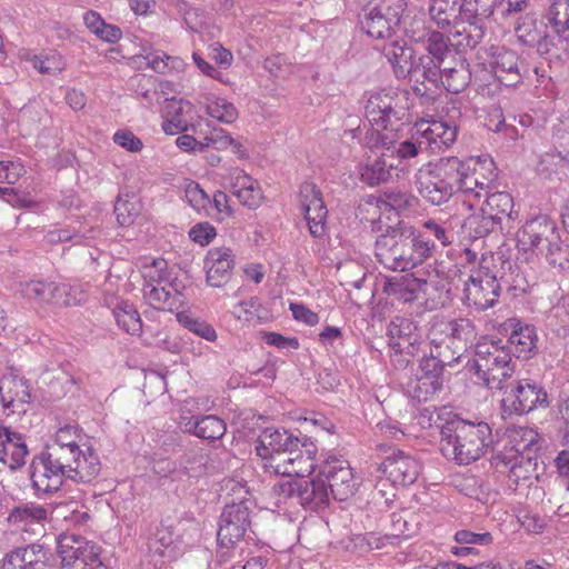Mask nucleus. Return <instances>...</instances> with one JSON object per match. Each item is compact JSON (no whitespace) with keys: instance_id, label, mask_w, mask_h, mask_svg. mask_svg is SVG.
Returning <instances> with one entry per match:
<instances>
[{"instance_id":"1","label":"nucleus","mask_w":569,"mask_h":569,"mask_svg":"<svg viewBox=\"0 0 569 569\" xmlns=\"http://www.w3.org/2000/svg\"><path fill=\"white\" fill-rule=\"evenodd\" d=\"M492 443L490 426L485 421L453 419L440 429L442 455L459 465H469L482 457Z\"/></svg>"},{"instance_id":"2","label":"nucleus","mask_w":569,"mask_h":569,"mask_svg":"<svg viewBox=\"0 0 569 569\" xmlns=\"http://www.w3.org/2000/svg\"><path fill=\"white\" fill-rule=\"evenodd\" d=\"M375 254L386 268L406 271L429 258V247L428 242L417 239L416 229L398 224L377 238Z\"/></svg>"},{"instance_id":"3","label":"nucleus","mask_w":569,"mask_h":569,"mask_svg":"<svg viewBox=\"0 0 569 569\" xmlns=\"http://www.w3.org/2000/svg\"><path fill=\"white\" fill-rule=\"evenodd\" d=\"M466 368L477 385L490 390H503L515 373L516 362L509 347L499 339L478 342Z\"/></svg>"},{"instance_id":"4","label":"nucleus","mask_w":569,"mask_h":569,"mask_svg":"<svg viewBox=\"0 0 569 569\" xmlns=\"http://www.w3.org/2000/svg\"><path fill=\"white\" fill-rule=\"evenodd\" d=\"M511 270L512 262L502 253H482L478 268L471 271L465 284L462 301L477 310H487L496 305L502 290L503 269Z\"/></svg>"},{"instance_id":"5","label":"nucleus","mask_w":569,"mask_h":569,"mask_svg":"<svg viewBox=\"0 0 569 569\" xmlns=\"http://www.w3.org/2000/svg\"><path fill=\"white\" fill-rule=\"evenodd\" d=\"M459 164L456 157H442L422 166L415 174V186L423 200L432 206L448 202L460 191Z\"/></svg>"},{"instance_id":"6","label":"nucleus","mask_w":569,"mask_h":569,"mask_svg":"<svg viewBox=\"0 0 569 569\" xmlns=\"http://www.w3.org/2000/svg\"><path fill=\"white\" fill-rule=\"evenodd\" d=\"M457 127L443 120L417 121L409 131V137L396 148V160H409L425 151L440 152L449 148L457 139Z\"/></svg>"},{"instance_id":"7","label":"nucleus","mask_w":569,"mask_h":569,"mask_svg":"<svg viewBox=\"0 0 569 569\" xmlns=\"http://www.w3.org/2000/svg\"><path fill=\"white\" fill-rule=\"evenodd\" d=\"M547 19L551 31L537 41V51L549 63L561 64L569 58V0H555Z\"/></svg>"},{"instance_id":"8","label":"nucleus","mask_w":569,"mask_h":569,"mask_svg":"<svg viewBox=\"0 0 569 569\" xmlns=\"http://www.w3.org/2000/svg\"><path fill=\"white\" fill-rule=\"evenodd\" d=\"M46 455L66 472L73 482H90L100 472V460L91 447L46 446Z\"/></svg>"},{"instance_id":"9","label":"nucleus","mask_w":569,"mask_h":569,"mask_svg":"<svg viewBox=\"0 0 569 569\" xmlns=\"http://www.w3.org/2000/svg\"><path fill=\"white\" fill-rule=\"evenodd\" d=\"M406 0H372L362 9L361 27L375 39L390 40L400 28Z\"/></svg>"},{"instance_id":"10","label":"nucleus","mask_w":569,"mask_h":569,"mask_svg":"<svg viewBox=\"0 0 569 569\" xmlns=\"http://www.w3.org/2000/svg\"><path fill=\"white\" fill-rule=\"evenodd\" d=\"M408 110V92L391 88L371 93L365 104V116L368 122L383 130L402 121L407 117Z\"/></svg>"},{"instance_id":"11","label":"nucleus","mask_w":569,"mask_h":569,"mask_svg":"<svg viewBox=\"0 0 569 569\" xmlns=\"http://www.w3.org/2000/svg\"><path fill=\"white\" fill-rule=\"evenodd\" d=\"M272 491L279 503H297L311 511L326 508L330 501L329 490L320 473L312 479L280 481L273 486Z\"/></svg>"},{"instance_id":"12","label":"nucleus","mask_w":569,"mask_h":569,"mask_svg":"<svg viewBox=\"0 0 569 569\" xmlns=\"http://www.w3.org/2000/svg\"><path fill=\"white\" fill-rule=\"evenodd\" d=\"M505 397L501 400L503 412L525 415L538 407L549 406L548 393L537 381L523 378L506 383Z\"/></svg>"},{"instance_id":"13","label":"nucleus","mask_w":569,"mask_h":569,"mask_svg":"<svg viewBox=\"0 0 569 569\" xmlns=\"http://www.w3.org/2000/svg\"><path fill=\"white\" fill-rule=\"evenodd\" d=\"M456 162L460 166V177H458L460 192L480 199L493 188L497 172L491 159L469 158L462 160L456 157Z\"/></svg>"},{"instance_id":"14","label":"nucleus","mask_w":569,"mask_h":569,"mask_svg":"<svg viewBox=\"0 0 569 569\" xmlns=\"http://www.w3.org/2000/svg\"><path fill=\"white\" fill-rule=\"evenodd\" d=\"M60 569H107L96 547L74 535H61L57 539Z\"/></svg>"},{"instance_id":"15","label":"nucleus","mask_w":569,"mask_h":569,"mask_svg":"<svg viewBox=\"0 0 569 569\" xmlns=\"http://www.w3.org/2000/svg\"><path fill=\"white\" fill-rule=\"evenodd\" d=\"M427 54L421 56L413 71V81L425 83V79H436L438 69L453 60L459 53L449 38L441 32L432 31L426 43Z\"/></svg>"},{"instance_id":"16","label":"nucleus","mask_w":569,"mask_h":569,"mask_svg":"<svg viewBox=\"0 0 569 569\" xmlns=\"http://www.w3.org/2000/svg\"><path fill=\"white\" fill-rule=\"evenodd\" d=\"M251 526V510L247 500L227 503L217 531V541L222 548H233Z\"/></svg>"},{"instance_id":"17","label":"nucleus","mask_w":569,"mask_h":569,"mask_svg":"<svg viewBox=\"0 0 569 569\" xmlns=\"http://www.w3.org/2000/svg\"><path fill=\"white\" fill-rule=\"evenodd\" d=\"M319 473L330 497L338 501L348 500L358 489L359 482L347 460L329 458L321 466Z\"/></svg>"},{"instance_id":"18","label":"nucleus","mask_w":569,"mask_h":569,"mask_svg":"<svg viewBox=\"0 0 569 569\" xmlns=\"http://www.w3.org/2000/svg\"><path fill=\"white\" fill-rule=\"evenodd\" d=\"M420 460L400 449H392L381 461L378 471L386 476L392 486L407 487L415 483L421 472Z\"/></svg>"},{"instance_id":"19","label":"nucleus","mask_w":569,"mask_h":569,"mask_svg":"<svg viewBox=\"0 0 569 569\" xmlns=\"http://www.w3.org/2000/svg\"><path fill=\"white\" fill-rule=\"evenodd\" d=\"M492 465L499 471L508 469L509 487L517 489L520 486H529L538 478L537 457L513 455L512 452H498L492 458Z\"/></svg>"},{"instance_id":"20","label":"nucleus","mask_w":569,"mask_h":569,"mask_svg":"<svg viewBox=\"0 0 569 569\" xmlns=\"http://www.w3.org/2000/svg\"><path fill=\"white\" fill-rule=\"evenodd\" d=\"M489 66L491 76L507 87L517 86L528 73V68L518 53L503 47L492 49Z\"/></svg>"},{"instance_id":"21","label":"nucleus","mask_w":569,"mask_h":569,"mask_svg":"<svg viewBox=\"0 0 569 569\" xmlns=\"http://www.w3.org/2000/svg\"><path fill=\"white\" fill-rule=\"evenodd\" d=\"M29 476L32 488L38 495L56 492L67 480L63 469L56 465L43 450L32 458Z\"/></svg>"},{"instance_id":"22","label":"nucleus","mask_w":569,"mask_h":569,"mask_svg":"<svg viewBox=\"0 0 569 569\" xmlns=\"http://www.w3.org/2000/svg\"><path fill=\"white\" fill-rule=\"evenodd\" d=\"M472 73L469 69V63L462 54H459L453 60L438 69L436 79H425L430 87L426 90L438 89L442 87L450 93L462 92L471 82Z\"/></svg>"},{"instance_id":"23","label":"nucleus","mask_w":569,"mask_h":569,"mask_svg":"<svg viewBox=\"0 0 569 569\" xmlns=\"http://www.w3.org/2000/svg\"><path fill=\"white\" fill-rule=\"evenodd\" d=\"M300 201L305 211L310 234L321 238L326 233L328 209L323 202L320 189L312 182H305L300 187Z\"/></svg>"},{"instance_id":"24","label":"nucleus","mask_w":569,"mask_h":569,"mask_svg":"<svg viewBox=\"0 0 569 569\" xmlns=\"http://www.w3.org/2000/svg\"><path fill=\"white\" fill-rule=\"evenodd\" d=\"M475 336L476 327L472 321L467 318H435L428 331L430 346H439L450 341H470Z\"/></svg>"},{"instance_id":"25","label":"nucleus","mask_w":569,"mask_h":569,"mask_svg":"<svg viewBox=\"0 0 569 569\" xmlns=\"http://www.w3.org/2000/svg\"><path fill=\"white\" fill-rule=\"evenodd\" d=\"M558 231L556 222L546 214L532 217L517 232V246L520 250L538 251L549 238L555 239Z\"/></svg>"},{"instance_id":"26","label":"nucleus","mask_w":569,"mask_h":569,"mask_svg":"<svg viewBox=\"0 0 569 569\" xmlns=\"http://www.w3.org/2000/svg\"><path fill=\"white\" fill-rule=\"evenodd\" d=\"M31 399V387L24 378L9 375L0 379V401L9 413H26Z\"/></svg>"},{"instance_id":"27","label":"nucleus","mask_w":569,"mask_h":569,"mask_svg":"<svg viewBox=\"0 0 569 569\" xmlns=\"http://www.w3.org/2000/svg\"><path fill=\"white\" fill-rule=\"evenodd\" d=\"M389 347L396 355L415 357L420 335L417 325L409 318L396 317L388 326Z\"/></svg>"},{"instance_id":"28","label":"nucleus","mask_w":569,"mask_h":569,"mask_svg":"<svg viewBox=\"0 0 569 569\" xmlns=\"http://www.w3.org/2000/svg\"><path fill=\"white\" fill-rule=\"evenodd\" d=\"M146 540L148 551L152 557L162 558L164 559L163 562H170L177 559L178 535H176L172 526L166 525L164 522L149 526Z\"/></svg>"},{"instance_id":"29","label":"nucleus","mask_w":569,"mask_h":569,"mask_svg":"<svg viewBox=\"0 0 569 569\" xmlns=\"http://www.w3.org/2000/svg\"><path fill=\"white\" fill-rule=\"evenodd\" d=\"M29 449L22 433L0 426V462L10 470L20 469L26 465Z\"/></svg>"},{"instance_id":"30","label":"nucleus","mask_w":569,"mask_h":569,"mask_svg":"<svg viewBox=\"0 0 569 569\" xmlns=\"http://www.w3.org/2000/svg\"><path fill=\"white\" fill-rule=\"evenodd\" d=\"M234 260L231 249H210L204 259L208 284L214 288L223 287L231 278Z\"/></svg>"},{"instance_id":"31","label":"nucleus","mask_w":569,"mask_h":569,"mask_svg":"<svg viewBox=\"0 0 569 569\" xmlns=\"http://www.w3.org/2000/svg\"><path fill=\"white\" fill-rule=\"evenodd\" d=\"M506 328L510 329V335L505 345L513 347L516 357L529 359L536 353L538 336L536 328L531 325L522 323L520 320L512 318L506 323Z\"/></svg>"},{"instance_id":"32","label":"nucleus","mask_w":569,"mask_h":569,"mask_svg":"<svg viewBox=\"0 0 569 569\" xmlns=\"http://www.w3.org/2000/svg\"><path fill=\"white\" fill-rule=\"evenodd\" d=\"M428 284L427 280L417 278L413 273L397 274L387 279L383 292L403 302H412L420 292H426Z\"/></svg>"},{"instance_id":"33","label":"nucleus","mask_w":569,"mask_h":569,"mask_svg":"<svg viewBox=\"0 0 569 569\" xmlns=\"http://www.w3.org/2000/svg\"><path fill=\"white\" fill-rule=\"evenodd\" d=\"M48 561L47 550L42 545L30 543L14 548L6 553L3 569H38Z\"/></svg>"},{"instance_id":"34","label":"nucleus","mask_w":569,"mask_h":569,"mask_svg":"<svg viewBox=\"0 0 569 569\" xmlns=\"http://www.w3.org/2000/svg\"><path fill=\"white\" fill-rule=\"evenodd\" d=\"M389 151L387 148L380 156L369 159L362 167L360 177L365 183L375 187L392 179L393 172L398 170V163H396L393 151Z\"/></svg>"},{"instance_id":"35","label":"nucleus","mask_w":569,"mask_h":569,"mask_svg":"<svg viewBox=\"0 0 569 569\" xmlns=\"http://www.w3.org/2000/svg\"><path fill=\"white\" fill-rule=\"evenodd\" d=\"M383 56L392 64L397 78L409 77L413 81L416 62L412 60L413 50L405 41L389 40L381 49Z\"/></svg>"},{"instance_id":"36","label":"nucleus","mask_w":569,"mask_h":569,"mask_svg":"<svg viewBox=\"0 0 569 569\" xmlns=\"http://www.w3.org/2000/svg\"><path fill=\"white\" fill-rule=\"evenodd\" d=\"M393 515V525L397 527L398 532L391 535H380L377 532H366L363 535H357L353 539L355 546L362 551H369L373 549H383L387 546L397 545L401 538H408L410 535L407 533V521L402 520L401 517L396 518Z\"/></svg>"},{"instance_id":"37","label":"nucleus","mask_w":569,"mask_h":569,"mask_svg":"<svg viewBox=\"0 0 569 569\" xmlns=\"http://www.w3.org/2000/svg\"><path fill=\"white\" fill-rule=\"evenodd\" d=\"M143 298L154 309L172 312L179 309L183 302V296L172 283L151 286L142 288Z\"/></svg>"},{"instance_id":"38","label":"nucleus","mask_w":569,"mask_h":569,"mask_svg":"<svg viewBox=\"0 0 569 569\" xmlns=\"http://www.w3.org/2000/svg\"><path fill=\"white\" fill-rule=\"evenodd\" d=\"M485 201L480 208L485 214H489L497 220L509 222L517 217V212L513 211V199L510 193L505 191H495L491 190L483 194Z\"/></svg>"},{"instance_id":"39","label":"nucleus","mask_w":569,"mask_h":569,"mask_svg":"<svg viewBox=\"0 0 569 569\" xmlns=\"http://www.w3.org/2000/svg\"><path fill=\"white\" fill-rule=\"evenodd\" d=\"M461 0H431L429 13L435 23L445 29L462 23Z\"/></svg>"},{"instance_id":"40","label":"nucleus","mask_w":569,"mask_h":569,"mask_svg":"<svg viewBox=\"0 0 569 569\" xmlns=\"http://www.w3.org/2000/svg\"><path fill=\"white\" fill-rule=\"evenodd\" d=\"M416 237L418 240L428 242L430 258L432 251L436 249V241H438L442 247L452 243L453 230L450 227H448L446 222L429 219L422 222L421 230H416Z\"/></svg>"},{"instance_id":"41","label":"nucleus","mask_w":569,"mask_h":569,"mask_svg":"<svg viewBox=\"0 0 569 569\" xmlns=\"http://www.w3.org/2000/svg\"><path fill=\"white\" fill-rule=\"evenodd\" d=\"M47 519L48 510L34 503H24L14 507L9 515V521L24 531H28L29 527L34 531L32 526H38L42 529Z\"/></svg>"},{"instance_id":"42","label":"nucleus","mask_w":569,"mask_h":569,"mask_svg":"<svg viewBox=\"0 0 569 569\" xmlns=\"http://www.w3.org/2000/svg\"><path fill=\"white\" fill-rule=\"evenodd\" d=\"M316 453L317 447L306 439L303 447H300L292 453L289 477H297L296 479H306L316 468Z\"/></svg>"},{"instance_id":"43","label":"nucleus","mask_w":569,"mask_h":569,"mask_svg":"<svg viewBox=\"0 0 569 569\" xmlns=\"http://www.w3.org/2000/svg\"><path fill=\"white\" fill-rule=\"evenodd\" d=\"M62 290L60 284L54 281L32 280L27 282L22 288L26 298L37 302L57 305L61 298Z\"/></svg>"},{"instance_id":"44","label":"nucleus","mask_w":569,"mask_h":569,"mask_svg":"<svg viewBox=\"0 0 569 569\" xmlns=\"http://www.w3.org/2000/svg\"><path fill=\"white\" fill-rule=\"evenodd\" d=\"M465 228L470 239L478 240L500 233L503 229V223L480 211V213L472 214L467 219Z\"/></svg>"},{"instance_id":"45","label":"nucleus","mask_w":569,"mask_h":569,"mask_svg":"<svg viewBox=\"0 0 569 569\" xmlns=\"http://www.w3.org/2000/svg\"><path fill=\"white\" fill-rule=\"evenodd\" d=\"M191 104L183 101L172 100L167 106L162 129L168 134H178L184 132L189 128V120L186 114L190 111Z\"/></svg>"},{"instance_id":"46","label":"nucleus","mask_w":569,"mask_h":569,"mask_svg":"<svg viewBox=\"0 0 569 569\" xmlns=\"http://www.w3.org/2000/svg\"><path fill=\"white\" fill-rule=\"evenodd\" d=\"M538 433L531 428H518L509 433V448L502 452H512L521 456H536L538 450Z\"/></svg>"},{"instance_id":"47","label":"nucleus","mask_w":569,"mask_h":569,"mask_svg":"<svg viewBox=\"0 0 569 569\" xmlns=\"http://www.w3.org/2000/svg\"><path fill=\"white\" fill-rule=\"evenodd\" d=\"M495 8L496 0H461L462 23L482 26L481 23L493 13Z\"/></svg>"},{"instance_id":"48","label":"nucleus","mask_w":569,"mask_h":569,"mask_svg":"<svg viewBox=\"0 0 569 569\" xmlns=\"http://www.w3.org/2000/svg\"><path fill=\"white\" fill-rule=\"evenodd\" d=\"M485 30L482 26L468 23L467 27L457 29L452 37L449 38V41H451L455 50L461 54L467 49L476 48L481 42Z\"/></svg>"},{"instance_id":"49","label":"nucleus","mask_w":569,"mask_h":569,"mask_svg":"<svg viewBox=\"0 0 569 569\" xmlns=\"http://www.w3.org/2000/svg\"><path fill=\"white\" fill-rule=\"evenodd\" d=\"M440 380H432L428 377L417 375L407 386V391L412 399L419 402L429 401L436 393L442 390Z\"/></svg>"},{"instance_id":"50","label":"nucleus","mask_w":569,"mask_h":569,"mask_svg":"<svg viewBox=\"0 0 569 569\" xmlns=\"http://www.w3.org/2000/svg\"><path fill=\"white\" fill-rule=\"evenodd\" d=\"M113 316L120 328L130 335H137L142 330V321L136 308L122 302L113 310Z\"/></svg>"},{"instance_id":"51","label":"nucleus","mask_w":569,"mask_h":569,"mask_svg":"<svg viewBox=\"0 0 569 569\" xmlns=\"http://www.w3.org/2000/svg\"><path fill=\"white\" fill-rule=\"evenodd\" d=\"M143 288L169 282L168 262L163 258H156L141 268Z\"/></svg>"},{"instance_id":"52","label":"nucleus","mask_w":569,"mask_h":569,"mask_svg":"<svg viewBox=\"0 0 569 569\" xmlns=\"http://www.w3.org/2000/svg\"><path fill=\"white\" fill-rule=\"evenodd\" d=\"M209 460V455L204 450H194L181 458L180 466L187 476L198 478L206 473Z\"/></svg>"},{"instance_id":"53","label":"nucleus","mask_w":569,"mask_h":569,"mask_svg":"<svg viewBox=\"0 0 569 569\" xmlns=\"http://www.w3.org/2000/svg\"><path fill=\"white\" fill-rule=\"evenodd\" d=\"M467 342L468 341H450L439 345V347L438 345H432L430 346V353L433 355L436 359H439L445 367H451L460 359Z\"/></svg>"},{"instance_id":"54","label":"nucleus","mask_w":569,"mask_h":569,"mask_svg":"<svg viewBox=\"0 0 569 569\" xmlns=\"http://www.w3.org/2000/svg\"><path fill=\"white\" fill-rule=\"evenodd\" d=\"M288 430H278L267 428L259 437L256 445V452L261 459L270 457L272 452L279 451V445L282 441Z\"/></svg>"},{"instance_id":"55","label":"nucleus","mask_w":569,"mask_h":569,"mask_svg":"<svg viewBox=\"0 0 569 569\" xmlns=\"http://www.w3.org/2000/svg\"><path fill=\"white\" fill-rule=\"evenodd\" d=\"M537 253L545 256L549 264L559 267L561 270H567V263L569 260L565 257V251L561 246L560 234L557 231L555 239L549 240L543 244Z\"/></svg>"},{"instance_id":"56","label":"nucleus","mask_w":569,"mask_h":569,"mask_svg":"<svg viewBox=\"0 0 569 569\" xmlns=\"http://www.w3.org/2000/svg\"><path fill=\"white\" fill-rule=\"evenodd\" d=\"M227 431L226 422L213 415L202 416L199 419L198 438L206 440H218Z\"/></svg>"},{"instance_id":"57","label":"nucleus","mask_w":569,"mask_h":569,"mask_svg":"<svg viewBox=\"0 0 569 569\" xmlns=\"http://www.w3.org/2000/svg\"><path fill=\"white\" fill-rule=\"evenodd\" d=\"M207 101V113L210 117L224 123H232L237 119L238 112L232 103L219 98H208Z\"/></svg>"},{"instance_id":"58","label":"nucleus","mask_w":569,"mask_h":569,"mask_svg":"<svg viewBox=\"0 0 569 569\" xmlns=\"http://www.w3.org/2000/svg\"><path fill=\"white\" fill-rule=\"evenodd\" d=\"M178 320L190 332L206 339L207 341H214L217 339L214 328L203 320L192 318L184 313H178Z\"/></svg>"},{"instance_id":"59","label":"nucleus","mask_w":569,"mask_h":569,"mask_svg":"<svg viewBox=\"0 0 569 569\" xmlns=\"http://www.w3.org/2000/svg\"><path fill=\"white\" fill-rule=\"evenodd\" d=\"M508 267L503 269V279H501L502 288H506L507 293L512 298L521 297L530 291V284L520 272L507 273Z\"/></svg>"},{"instance_id":"60","label":"nucleus","mask_w":569,"mask_h":569,"mask_svg":"<svg viewBox=\"0 0 569 569\" xmlns=\"http://www.w3.org/2000/svg\"><path fill=\"white\" fill-rule=\"evenodd\" d=\"M292 456L293 455H289V451H274L270 457L262 459V468L266 472L289 477V468Z\"/></svg>"},{"instance_id":"61","label":"nucleus","mask_w":569,"mask_h":569,"mask_svg":"<svg viewBox=\"0 0 569 569\" xmlns=\"http://www.w3.org/2000/svg\"><path fill=\"white\" fill-rule=\"evenodd\" d=\"M60 289L62 290V292L60 291L61 298L58 301L60 307L79 306L88 299V291L84 284H60Z\"/></svg>"},{"instance_id":"62","label":"nucleus","mask_w":569,"mask_h":569,"mask_svg":"<svg viewBox=\"0 0 569 569\" xmlns=\"http://www.w3.org/2000/svg\"><path fill=\"white\" fill-rule=\"evenodd\" d=\"M381 128L376 126L368 127L361 136L362 130L358 127L356 129L350 130L352 138H357L359 142L369 149L377 148L379 146H386V137L380 132Z\"/></svg>"},{"instance_id":"63","label":"nucleus","mask_w":569,"mask_h":569,"mask_svg":"<svg viewBox=\"0 0 569 569\" xmlns=\"http://www.w3.org/2000/svg\"><path fill=\"white\" fill-rule=\"evenodd\" d=\"M31 62L32 67L42 74L54 76L63 69L62 59L58 54L34 56Z\"/></svg>"},{"instance_id":"64","label":"nucleus","mask_w":569,"mask_h":569,"mask_svg":"<svg viewBox=\"0 0 569 569\" xmlns=\"http://www.w3.org/2000/svg\"><path fill=\"white\" fill-rule=\"evenodd\" d=\"M443 369L445 366L436 359L433 355L423 357L419 363L420 376L428 377L432 380H440L443 383Z\"/></svg>"}]
</instances>
